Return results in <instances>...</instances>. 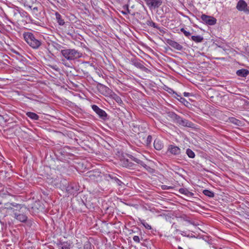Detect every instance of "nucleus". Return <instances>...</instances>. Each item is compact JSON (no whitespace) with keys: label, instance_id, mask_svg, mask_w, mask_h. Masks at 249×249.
I'll list each match as a JSON object with an SVG mask.
<instances>
[{"label":"nucleus","instance_id":"obj_1","mask_svg":"<svg viewBox=\"0 0 249 249\" xmlns=\"http://www.w3.org/2000/svg\"><path fill=\"white\" fill-rule=\"evenodd\" d=\"M23 36L26 43L33 49H37L42 44V42L39 39L36 34H34L31 32H25Z\"/></svg>","mask_w":249,"mask_h":249},{"label":"nucleus","instance_id":"obj_2","mask_svg":"<svg viewBox=\"0 0 249 249\" xmlns=\"http://www.w3.org/2000/svg\"><path fill=\"white\" fill-rule=\"evenodd\" d=\"M61 54L67 60L72 61L77 59L82 56V53L74 49H66L61 50Z\"/></svg>","mask_w":249,"mask_h":249},{"label":"nucleus","instance_id":"obj_3","mask_svg":"<svg viewBox=\"0 0 249 249\" xmlns=\"http://www.w3.org/2000/svg\"><path fill=\"white\" fill-rule=\"evenodd\" d=\"M91 108L101 120L106 121L109 119V116L105 111L99 108L97 105H92Z\"/></svg>","mask_w":249,"mask_h":249},{"label":"nucleus","instance_id":"obj_4","mask_svg":"<svg viewBox=\"0 0 249 249\" xmlns=\"http://www.w3.org/2000/svg\"><path fill=\"white\" fill-rule=\"evenodd\" d=\"M150 9L159 8L162 4V0H144Z\"/></svg>","mask_w":249,"mask_h":249},{"label":"nucleus","instance_id":"obj_5","mask_svg":"<svg viewBox=\"0 0 249 249\" xmlns=\"http://www.w3.org/2000/svg\"><path fill=\"white\" fill-rule=\"evenodd\" d=\"M201 18L203 23L209 25H213L216 22V19L214 18L205 14L201 15Z\"/></svg>","mask_w":249,"mask_h":249},{"label":"nucleus","instance_id":"obj_6","mask_svg":"<svg viewBox=\"0 0 249 249\" xmlns=\"http://www.w3.org/2000/svg\"><path fill=\"white\" fill-rule=\"evenodd\" d=\"M236 8L240 11L249 14V7H248L247 3L243 0H240L236 5Z\"/></svg>","mask_w":249,"mask_h":249},{"label":"nucleus","instance_id":"obj_7","mask_svg":"<svg viewBox=\"0 0 249 249\" xmlns=\"http://www.w3.org/2000/svg\"><path fill=\"white\" fill-rule=\"evenodd\" d=\"M130 61L131 63L136 68H139L145 72L148 71V69L144 66L140 60H137L135 58H132L131 59Z\"/></svg>","mask_w":249,"mask_h":249},{"label":"nucleus","instance_id":"obj_8","mask_svg":"<svg viewBox=\"0 0 249 249\" xmlns=\"http://www.w3.org/2000/svg\"><path fill=\"white\" fill-rule=\"evenodd\" d=\"M5 209L11 210L14 212L15 210H19L22 208L21 204H17L16 203H6L4 204Z\"/></svg>","mask_w":249,"mask_h":249},{"label":"nucleus","instance_id":"obj_9","mask_svg":"<svg viewBox=\"0 0 249 249\" xmlns=\"http://www.w3.org/2000/svg\"><path fill=\"white\" fill-rule=\"evenodd\" d=\"M121 165L129 169H135L136 165L129 161L128 159L124 158L121 160Z\"/></svg>","mask_w":249,"mask_h":249},{"label":"nucleus","instance_id":"obj_10","mask_svg":"<svg viewBox=\"0 0 249 249\" xmlns=\"http://www.w3.org/2000/svg\"><path fill=\"white\" fill-rule=\"evenodd\" d=\"M88 174V176L91 180L97 181L101 178V172L98 171H91Z\"/></svg>","mask_w":249,"mask_h":249},{"label":"nucleus","instance_id":"obj_11","mask_svg":"<svg viewBox=\"0 0 249 249\" xmlns=\"http://www.w3.org/2000/svg\"><path fill=\"white\" fill-rule=\"evenodd\" d=\"M167 42L170 46L178 51H181L183 49L182 46L174 40L168 39Z\"/></svg>","mask_w":249,"mask_h":249},{"label":"nucleus","instance_id":"obj_12","mask_svg":"<svg viewBox=\"0 0 249 249\" xmlns=\"http://www.w3.org/2000/svg\"><path fill=\"white\" fill-rule=\"evenodd\" d=\"M178 124L187 127H193L194 125V124L192 122L185 119H183L181 117L179 118V120L178 121Z\"/></svg>","mask_w":249,"mask_h":249},{"label":"nucleus","instance_id":"obj_13","mask_svg":"<svg viewBox=\"0 0 249 249\" xmlns=\"http://www.w3.org/2000/svg\"><path fill=\"white\" fill-rule=\"evenodd\" d=\"M128 157L129 158L132 160L136 162L137 164H140L144 167L147 170L148 168H150L149 166H147L142 160L140 159L134 157L131 155H128Z\"/></svg>","mask_w":249,"mask_h":249},{"label":"nucleus","instance_id":"obj_14","mask_svg":"<svg viewBox=\"0 0 249 249\" xmlns=\"http://www.w3.org/2000/svg\"><path fill=\"white\" fill-rule=\"evenodd\" d=\"M168 151L174 155H177L180 153V149L175 145H170L168 148Z\"/></svg>","mask_w":249,"mask_h":249},{"label":"nucleus","instance_id":"obj_15","mask_svg":"<svg viewBox=\"0 0 249 249\" xmlns=\"http://www.w3.org/2000/svg\"><path fill=\"white\" fill-rule=\"evenodd\" d=\"M167 114L168 116L173 121L174 123L176 124L178 123L180 117L179 116L174 112H169Z\"/></svg>","mask_w":249,"mask_h":249},{"label":"nucleus","instance_id":"obj_16","mask_svg":"<svg viewBox=\"0 0 249 249\" xmlns=\"http://www.w3.org/2000/svg\"><path fill=\"white\" fill-rule=\"evenodd\" d=\"M14 217L21 222H25L27 220V216L23 214H18L14 213Z\"/></svg>","mask_w":249,"mask_h":249},{"label":"nucleus","instance_id":"obj_17","mask_svg":"<svg viewBox=\"0 0 249 249\" xmlns=\"http://www.w3.org/2000/svg\"><path fill=\"white\" fill-rule=\"evenodd\" d=\"M236 73L239 77H246L249 74V71L248 70L242 69L237 70Z\"/></svg>","mask_w":249,"mask_h":249},{"label":"nucleus","instance_id":"obj_18","mask_svg":"<svg viewBox=\"0 0 249 249\" xmlns=\"http://www.w3.org/2000/svg\"><path fill=\"white\" fill-rule=\"evenodd\" d=\"M154 148L157 150H160L163 147V144L159 139H156L154 142Z\"/></svg>","mask_w":249,"mask_h":249},{"label":"nucleus","instance_id":"obj_19","mask_svg":"<svg viewBox=\"0 0 249 249\" xmlns=\"http://www.w3.org/2000/svg\"><path fill=\"white\" fill-rule=\"evenodd\" d=\"M179 192L181 194L185 195L187 196H194V194L190 192L187 189L181 188L179 189Z\"/></svg>","mask_w":249,"mask_h":249},{"label":"nucleus","instance_id":"obj_20","mask_svg":"<svg viewBox=\"0 0 249 249\" xmlns=\"http://www.w3.org/2000/svg\"><path fill=\"white\" fill-rule=\"evenodd\" d=\"M108 177L112 180H114L119 186H122L123 182L121 181L116 176L112 174H108Z\"/></svg>","mask_w":249,"mask_h":249},{"label":"nucleus","instance_id":"obj_21","mask_svg":"<svg viewBox=\"0 0 249 249\" xmlns=\"http://www.w3.org/2000/svg\"><path fill=\"white\" fill-rule=\"evenodd\" d=\"M55 18L57 20V22L60 25H63L65 24V22L64 20L62 18V17L61 15L58 12H56L55 13Z\"/></svg>","mask_w":249,"mask_h":249},{"label":"nucleus","instance_id":"obj_22","mask_svg":"<svg viewBox=\"0 0 249 249\" xmlns=\"http://www.w3.org/2000/svg\"><path fill=\"white\" fill-rule=\"evenodd\" d=\"M26 114L28 117L33 120H38L39 119L38 115L35 113L27 112Z\"/></svg>","mask_w":249,"mask_h":249},{"label":"nucleus","instance_id":"obj_23","mask_svg":"<svg viewBox=\"0 0 249 249\" xmlns=\"http://www.w3.org/2000/svg\"><path fill=\"white\" fill-rule=\"evenodd\" d=\"M192 40L196 43L201 42L203 40V37L200 36H191Z\"/></svg>","mask_w":249,"mask_h":249},{"label":"nucleus","instance_id":"obj_24","mask_svg":"<svg viewBox=\"0 0 249 249\" xmlns=\"http://www.w3.org/2000/svg\"><path fill=\"white\" fill-rule=\"evenodd\" d=\"M59 247L61 249H70L71 244L68 242H64L59 244Z\"/></svg>","mask_w":249,"mask_h":249},{"label":"nucleus","instance_id":"obj_25","mask_svg":"<svg viewBox=\"0 0 249 249\" xmlns=\"http://www.w3.org/2000/svg\"><path fill=\"white\" fill-rule=\"evenodd\" d=\"M181 103H182L186 107H189L191 106V104L188 102L185 98L180 97V98H177Z\"/></svg>","mask_w":249,"mask_h":249},{"label":"nucleus","instance_id":"obj_26","mask_svg":"<svg viewBox=\"0 0 249 249\" xmlns=\"http://www.w3.org/2000/svg\"><path fill=\"white\" fill-rule=\"evenodd\" d=\"M52 46L57 51H60L61 52V50H63V47L60 44H58V43L56 42H53L52 44Z\"/></svg>","mask_w":249,"mask_h":249},{"label":"nucleus","instance_id":"obj_27","mask_svg":"<svg viewBox=\"0 0 249 249\" xmlns=\"http://www.w3.org/2000/svg\"><path fill=\"white\" fill-rule=\"evenodd\" d=\"M203 193L206 196L209 197H213L214 196V193L208 190H204Z\"/></svg>","mask_w":249,"mask_h":249},{"label":"nucleus","instance_id":"obj_28","mask_svg":"<svg viewBox=\"0 0 249 249\" xmlns=\"http://www.w3.org/2000/svg\"><path fill=\"white\" fill-rule=\"evenodd\" d=\"M113 98L119 105H121L123 104V101H122L121 97L119 96H118V95L114 94L113 95Z\"/></svg>","mask_w":249,"mask_h":249},{"label":"nucleus","instance_id":"obj_29","mask_svg":"<svg viewBox=\"0 0 249 249\" xmlns=\"http://www.w3.org/2000/svg\"><path fill=\"white\" fill-rule=\"evenodd\" d=\"M186 153L187 156L190 158L193 159L195 157V153L189 148L187 149Z\"/></svg>","mask_w":249,"mask_h":249},{"label":"nucleus","instance_id":"obj_30","mask_svg":"<svg viewBox=\"0 0 249 249\" xmlns=\"http://www.w3.org/2000/svg\"><path fill=\"white\" fill-rule=\"evenodd\" d=\"M146 24L148 25V26H151V27H153L155 28H158V25L155 23L150 18L147 20L146 21Z\"/></svg>","mask_w":249,"mask_h":249},{"label":"nucleus","instance_id":"obj_31","mask_svg":"<svg viewBox=\"0 0 249 249\" xmlns=\"http://www.w3.org/2000/svg\"><path fill=\"white\" fill-rule=\"evenodd\" d=\"M141 223L146 229L148 230H151L152 229L151 226L147 223L144 220H141Z\"/></svg>","mask_w":249,"mask_h":249},{"label":"nucleus","instance_id":"obj_32","mask_svg":"<svg viewBox=\"0 0 249 249\" xmlns=\"http://www.w3.org/2000/svg\"><path fill=\"white\" fill-rule=\"evenodd\" d=\"M180 31L184 34V35L187 36L189 37L191 36V33L187 31L184 28H182L180 29Z\"/></svg>","mask_w":249,"mask_h":249},{"label":"nucleus","instance_id":"obj_33","mask_svg":"<svg viewBox=\"0 0 249 249\" xmlns=\"http://www.w3.org/2000/svg\"><path fill=\"white\" fill-rule=\"evenodd\" d=\"M152 140V137L151 135H148L146 138V143L147 145H149L151 143Z\"/></svg>","mask_w":249,"mask_h":249},{"label":"nucleus","instance_id":"obj_34","mask_svg":"<svg viewBox=\"0 0 249 249\" xmlns=\"http://www.w3.org/2000/svg\"><path fill=\"white\" fill-rule=\"evenodd\" d=\"M133 239L136 242H137V243H139L140 242V238H139V237L138 236H137V235L134 236L133 237Z\"/></svg>","mask_w":249,"mask_h":249},{"label":"nucleus","instance_id":"obj_35","mask_svg":"<svg viewBox=\"0 0 249 249\" xmlns=\"http://www.w3.org/2000/svg\"><path fill=\"white\" fill-rule=\"evenodd\" d=\"M122 13L124 14V15H127L129 13V10L128 9V6H127V9L126 10H125V11H122Z\"/></svg>","mask_w":249,"mask_h":249},{"label":"nucleus","instance_id":"obj_36","mask_svg":"<svg viewBox=\"0 0 249 249\" xmlns=\"http://www.w3.org/2000/svg\"><path fill=\"white\" fill-rule=\"evenodd\" d=\"M172 188V187L168 186L167 185H162V189L163 190H169Z\"/></svg>","mask_w":249,"mask_h":249},{"label":"nucleus","instance_id":"obj_37","mask_svg":"<svg viewBox=\"0 0 249 249\" xmlns=\"http://www.w3.org/2000/svg\"><path fill=\"white\" fill-rule=\"evenodd\" d=\"M156 29H158L161 33H162L163 34L165 33L164 29L163 28H161L160 27L158 26V28H157Z\"/></svg>","mask_w":249,"mask_h":249},{"label":"nucleus","instance_id":"obj_38","mask_svg":"<svg viewBox=\"0 0 249 249\" xmlns=\"http://www.w3.org/2000/svg\"><path fill=\"white\" fill-rule=\"evenodd\" d=\"M180 234H181L182 236H187V235H188V234H187V233H186V231H181V233H180Z\"/></svg>","mask_w":249,"mask_h":249},{"label":"nucleus","instance_id":"obj_39","mask_svg":"<svg viewBox=\"0 0 249 249\" xmlns=\"http://www.w3.org/2000/svg\"><path fill=\"white\" fill-rule=\"evenodd\" d=\"M190 93H189V92H184L183 93V95L185 96V97H188L189 96Z\"/></svg>","mask_w":249,"mask_h":249},{"label":"nucleus","instance_id":"obj_40","mask_svg":"<svg viewBox=\"0 0 249 249\" xmlns=\"http://www.w3.org/2000/svg\"><path fill=\"white\" fill-rule=\"evenodd\" d=\"M187 237H189L190 238H192V237H195V236L194 235H193L192 233H191V234H188Z\"/></svg>","mask_w":249,"mask_h":249},{"label":"nucleus","instance_id":"obj_41","mask_svg":"<svg viewBox=\"0 0 249 249\" xmlns=\"http://www.w3.org/2000/svg\"><path fill=\"white\" fill-rule=\"evenodd\" d=\"M232 120H233V121H232V123H234V124H236V122H237V121H238V120H236V119H235V118H232Z\"/></svg>","mask_w":249,"mask_h":249},{"label":"nucleus","instance_id":"obj_42","mask_svg":"<svg viewBox=\"0 0 249 249\" xmlns=\"http://www.w3.org/2000/svg\"><path fill=\"white\" fill-rule=\"evenodd\" d=\"M89 246V245H88H88H85V246H84V249H88V246Z\"/></svg>","mask_w":249,"mask_h":249},{"label":"nucleus","instance_id":"obj_43","mask_svg":"<svg viewBox=\"0 0 249 249\" xmlns=\"http://www.w3.org/2000/svg\"><path fill=\"white\" fill-rule=\"evenodd\" d=\"M33 10L34 11H37L38 10V8L37 7H35L34 8H33Z\"/></svg>","mask_w":249,"mask_h":249},{"label":"nucleus","instance_id":"obj_44","mask_svg":"<svg viewBox=\"0 0 249 249\" xmlns=\"http://www.w3.org/2000/svg\"><path fill=\"white\" fill-rule=\"evenodd\" d=\"M127 6H128L127 5H125L124 6V8L125 9V10H126Z\"/></svg>","mask_w":249,"mask_h":249},{"label":"nucleus","instance_id":"obj_45","mask_svg":"<svg viewBox=\"0 0 249 249\" xmlns=\"http://www.w3.org/2000/svg\"><path fill=\"white\" fill-rule=\"evenodd\" d=\"M186 221H188V222H189L190 223L192 224H194L192 222H191V221H189V220H186Z\"/></svg>","mask_w":249,"mask_h":249},{"label":"nucleus","instance_id":"obj_46","mask_svg":"<svg viewBox=\"0 0 249 249\" xmlns=\"http://www.w3.org/2000/svg\"><path fill=\"white\" fill-rule=\"evenodd\" d=\"M178 249H183V248L179 246L178 247Z\"/></svg>","mask_w":249,"mask_h":249},{"label":"nucleus","instance_id":"obj_47","mask_svg":"<svg viewBox=\"0 0 249 249\" xmlns=\"http://www.w3.org/2000/svg\"><path fill=\"white\" fill-rule=\"evenodd\" d=\"M176 94L177 95L178 97L179 98H180V97H181L180 95H178L177 93H176Z\"/></svg>","mask_w":249,"mask_h":249},{"label":"nucleus","instance_id":"obj_48","mask_svg":"<svg viewBox=\"0 0 249 249\" xmlns=\"http://www.w3.org/2000/svg\"><path fill=\"white\" fill-rule=\"evenodd\" d=\"M1 204V201H0V204Z\"/></svg>","mask_w":249,"mask_h":249}]
</instances>
